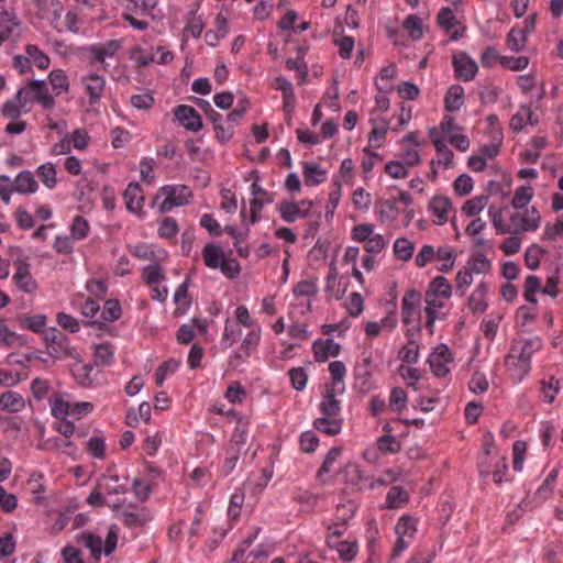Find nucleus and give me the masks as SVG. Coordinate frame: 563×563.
Masks as SVG:
<instances>
[{"instance_id": "obj_49", "label": "nucleus", "mask_w": 563, "mask_h": 563, "mask_svg": "<svg viewBox=\"0 0 563 563\" xmlns=\"http://www.w3.org/2000/svg\"><path fill=\"white\" fill-rule=\"evenodd\" d=\"M242 335L241 329L231 324L230 319H227L224 325V332L221 339V344L224 349L230 347L233 343H236Z\"/></svg>"}, {"instance_id": "obj_27", "label": "nucleus", "mask_w": 563, "mask_h": 563, "mask_svg": "<svg viewBox=\"0 0 563 563\" xmlns=\"http://www.w3.org/2000/svg\"><path fill=\"white\" fill-rule=\"evenodd\" d=\"M25 406L23 397L15 391H4L0 395V409L8 412H18Z\"/></svg>"}, {"instance_id": "obj_40", "label": "nucleus", "mask_w": 563, "mask_h": 563, "mask_svg": "<svg viewBox=\"0 0 563 563\" xmlns=\"http://www.w3.org/2000/svg\"><path fill=\"white\" fill-rule=\"evenodd\" d=\"M487 196H477L464 202L462 212L472 218L477 216L487 205Z\"/></svg>"}, {"instance_id": "obj_47", "label": "nucleus", "mask_w": 563, "mask_h": 563, "mask_svg": "<svg viewBox=\"0 0 563 563\" xmlns=\"http://www.w3.org/2000/svg\"><path fill=\"white\" fill-rule=\"evenodd\" d=\"M122 309L118 299H109L104 302L101 317L103 320L113 322L121 317Z\"/></svg>"}, {"instance_id": "obj_14", "label": "nucleus", "mask_w": 563, "mask_h": 563, "mask_svg": "<svg viewBox=\"0 0 563 563\" xmlns=\"http://www.w3.org/2000/svg\"><path fill=\"white\" fill-rule=\"evenodd\" d=\"M327 543L331 549L338 552L339 558L344 562L353 561L358 552L356 541H342L335 540L334 538H327Z\"/></svg>"}, {"instance_id": "obj_48", "label": "nucleus", "mask_w": 563, "mask_h": 563, "mask_svg": "<svg viewBox=\"0 0 563 563\" xmlns=\"http://www.w3.org/2000/svg\"><path fill=\"white\" fill-rule=\"evenodd\" d=\"M407 406V394L400 387L391 389L389 396V407L395 412H401Z\"/></svg>"}, {"instance_id": "obj_57", "label": "nucleus", "mask_w": 563, "mask_h": 563, "mask_svg": "<svg viewBox=\"0 0 563 563\" xmlns=\"http://www.w3.org/2000/svg\"><path fill=\"white\" fill-rule=\"evenodd\" d=\"M242 454V450L229 445V448L227 449V456L222 466V472L224 475H229L235 468L238 461Z\"/></svg>"}, {"instance_id": "obj_32", "label": "nucleus", "mask_w": 563, "mask_h": 563, "mask_svg": "<svg viewBox=\"0 0 563 563\" xmlns=\"http://www.w3.org/2000/svg\"><path fill=\"white\" fill-rule=\"evenodd\" d=\"M313 427L328 435H336L341 432L342 420L333 417H321L314 420Z\"/></svg>"}, {"instance_id": "obj_26", "label": "nucleus", "mask_w": 563, "mask_h": 563, "mask_svg": "<svg viewBox=\"0 0 563 563\" xmlns=\"http://www.w3.org/2000/svg\"><path fill=\"white\" fill-rule=\"evenodd\" d=\"M97 365L95 363L91 364H81L78 363L73 368V375L77 383L82 387H90L96 382V375H92V372Z\"/></svg>"}, {"instance_id": "obj_11", "label": "nucleus", "mask_w": 563, "mask_h": 563, "mask_svg": "<svg viewBox=\"0 0 563 563\" xmlns=\"http://www.w3.org/2000/svg\"><path fill=\"white\" fill-rule=\"evenodd\" d=\"M21 25L14 9L2 10L0 12V46L12 38L13 30Z\"/></svg>"}, {"instance_id": "obj_46", "label": "nucleus", "mask_w": 563, "mask_h": 563, "mask_svg": "<svg viewBox=\"0 0 563 563\" xmlns=\"http://www.w3.org/2000/svg\"><path fill=\"white\" fill-rule=\"evenodd\" d=\"M89 223L82 216H76L70 227V235L75 240H82L89 234Z\"/></svg>"}, {"instance_id": "obj_33", "label": "nucleus", "mask_w": 563, "mask_h": 563, "mask_svg": "<svg viewBox=\"0 0 563 563\" xmlns=\"http://www.w3.org/2000/svg\"><path fill=\"white\" fill-rule=\"evenodd\" d=\"M202 257L206 266L210 268H219L220 263L223 261L224 253L220 246L208 243L202 251Z\"/></svg>"}, {"instance_id": "obj_60", "label": "nucleus", "mask_w": 563, "mask_h": 563, "mask_svg": "<svg viewBox=\"0 0 563 563\" xmlns=\"http://www.w3.org/2000/svg\"><path fill=\"white\" fill-rule=\"evenodd\" d=\"M378 449L382 452L397 453L400 451V442L390 434L382 435L377 441Z\"/></svg>"}, {"instance_id": "obj_7", "label": "nucleus", "mask_w": 563, "mask_h": 563, "mask_svg": "<svg viewBox=\"0 0 563 563\" xmlns=\"http://www.w3.org/2000/svg\"><path fill=\"white\" fill-rule=\"evenodd\" d=\"M175 117L188 131L197 132L202 128L201 117L194 107L186 104L176 107Z\"/></svg>"}, {"instance_id": "obj_58", "label": "nucleus", "mask_w": 563, "mask_h": 563, "mask_svg": "<svg viewBox=\"0 0 563 563\" xmlns=\"http://www.w3.org/2000/svg\"><path fill=\"white\" fill-rule=\"evenodd\" d=\"M70 405L60 396L55 395L52 401V415L57 419H65L70 413Z\"/></svg>"}, {"instance_id": "obj_13", "label": "nucleus", "mask_w": 563, "mask_h": 563, "mask_svg": "<svg viewBox=\"0 0 563 563\" xmlns=\"http://www.w3.org/2000/svg\"><path fill=\"white\" fill-rule=\"evenodd\" d=\"M421 300V295L416 289H410L405 292L401 300V321L404 324H409L413 320L416 308Z\"/></svg>"}, {"instance_id": "obj_18", "label": "nucleus", "mask_w": 563, "mask_h": 563, "mask_svg": "<svg viewBox=\"0 0 563 563\" xmlns=\"http://www.w3.org/2000/svg\"><path fill=\"white\" fill-rule=\"evenodd\" d=\"M261 340V329L251 330L243 339L239 351L234 354V358L240 362H245L250 357L251 352L256 349Z\"/></svg>"}, {"instance_id": "obj_44", "label": "nucleus", "mask_w": 563, "mask_h": 563, "mask_svg": "<svg viewBox=\"0 0 563 563\" xmlns=\"http://www.w3.org/2000/svg\"><path fill=\"white\" fill-rule=\"evenodd\" d=\"M395 530L397 536L412 539L417 531L416 520L410 516H402L396 525Z\"/></svg>"}, {"instance_id": "obj_50", "label": "nucleus", "mask_w": 563, "mask_h": 563, "mask_svg": "<svg viewBox=\"0 0 563 563\" xmlns=\"http://www.w3.org/2000/svg\"><path fill=\"white\" fill-rule=\"evenodd\" d=\"M545 253V250L538 245H531L525 253V264L530 269H537L540 266V257Z\"/></svg>"}, {"instance_id": "obj_34", "label": "nucleus", "mask_w": 563, "mask_h": 563, "mask_svg": "<svg viewBox=\"0 0 563 563\" xmlns=\"http://www.w3.org/2000/svg\"><path fill=\"white\" fill-rule=\"evenodd\" d=\"M48 80L56 96H59L62 92H68L69 80L63 69H53L48 75Z\"/></svg>"}, {"instance_id": "obj_37", "label": "nucleus", "mask_w": 563, "mask_h": 563, "mask_svg": "<svg viewBox=\"0 0 563 563\" xmlns=\"http://www.w3.org/2000/svg\"><path fill=\"white\" fill-rule=\"evenodd\" d=\"M36 174L41 181L48 188L53 189L57 185L56 168L54 164L46 163L37 167Z\"/></svg>"}, {"instance_id": "obj_24", "label": "nucleus", "mask_w": 563, "mask_h": 563, "mask_svg": "<svg viewBox=\"0 0 563 563\" xmlns=\"http://www.w3.org/2000/svg\"><path fill=\"white\" fill-rule=\"evenodd\" d=\"M320 410L324 417H334L341 410L340 401L335 398V388L325 387L320 402Z\"/></svg>"}, {"instance_id": "obj_51", "label": "nucleus", "mask_w": 563, "mask_h": 563, "mask_svg": "<svg viewBox=\"0 0 563 563\" xmlns=\"http://www.w3.org/2000/svg\"><path fill=\"white\" fill-rule=\"evenodd\" d=\"M404 29L409 31L412 40H420L422 37V20L415 14H411L402 22Z\"/></svg>"}, {"instance_id": "obj_22", "label": "nucleus", "mask_w": 563, "mask_h": 563, "mask_svg": "<svg viewBox=\"0 0 563 563\" xmlns=\"http://www.w3.org/2000/svg\"><path fill=\"white\" fill-rule=\"evenodd\" d=\"M13 189L23 195L34 194L38 189V185L33 173L30 170L21 172L13 181Z\"/></svg>"}, {"instance_id": "obj_2", "label": "nucleus", "mask_w": 563, "mask_h": 563, "mask_svg": "<svg viewBox=\"0 0 563 563\" xmlns=\"http://www.w3.org/2000/svg\"><path fill=\"white\" fill-rule=\"evenodd\" d=\"M16 99L25 106L29 102H37L44 109H52L55 106V99L49 95L46 82L38 79L30 80L24 87H21L16 92Z\"/></svg>"}, {"instance_id": "obj_8", "label": "nucleus", "mask_w": 563, "mask_h": 563, "mask_svg": "<svg viewBox=\"0 0 563 563\" xmlns=\"http://www.w3.org/2000/svg\"><path fill=\"white\" fill-rule=\"evenodd\" d=\"M453 67L456 78L470 81L475 78L478 70L477 64L466 54L453 57Z\"/></svg>"}, {"instance_id": "obj_12", "label": "nucleus", "mask_w": 563, "mask_h": 563, "mask_svg": "<svg viewBox=\"0 0 563 563\" xmlns=\"http://www.w3.org/2000/svg\"><path fill=\"white\" fill-rule=\"evenodd\" d=\"M313 356L317 362H325L329 356H338L341 345L332 339L316 340L312 344Z\"/></svg>"}, {"instance_id": "obj_15", "label": "nucleus", "mask_w": 563, "mask_h": 563, "mask_svg": "<svg viewBox=\"0 0 563 563\" xmlns=\"http://www.w3.org/2000/svg\"><path fill=\"white\" fill-rule=\"evenodd\" d=\"M452 208L450 198L445 196H434L429 202V210L437 218L434 223L442 225L448 221L449 211Z\"/></svg>"}, {"instance_id": "obj_9", "label": "nucleus", "mask_w": 563, "mask_h": 563, "mask_svg": "<svg viewBox=\"0 0 563 563\" xmlns=\"http://www.w3.org/2000/svg\"><path fill=\"white\" fill-rule=\"evenodd\" d=\"M489 286L486 282L482 280L473 292L467 298V307L472 313H483L488 307L487 294Z\"/></svg>"}, {"instance_id": "obj_3", "label": "nucleus", "mask_w": 563, "mask_h": 563, "mask_svg": "<svg viewBox=\"0 0 563 563\" xmlns=\"http://www.w3.org/2000/svg\"><path fill=\"white\" fill-rule=\"evenodd\" d=\"M14 267L16 272L13 276V279L16 287L26 294L34 292L37 289V283L31 275L29 256H25L21 253L14 261Z\"/></svg>"}, {"instance_id": "obj_56", "label": "nucleus", "mask_w": 563, "mask_h": 563, "mask_svg": "<svg viewBox=\"0 0 563 563\" xmlns=\"http://www.w3.org/2000/svg\"><path fill=\"white\" fill-rule=\"evenodd\" d=\"M500 64L503 65V67H505L509 70L518 71V70H522L528 67L529 58L526 56H519V57L501 56Z\"/></svg>"}, {"instance_id": "obj_38", "label": "nucleus", "mask_w": 563, "mask_h": 563, "mask_svg": "<svg viewBox=\"0 0 563 563\" xmlns=\"http://www.w3.org/2000/svg\"><path fill=\"white\" fill-rule=\"evenodd\" d=\"M415 244L406 238H399L394 243L395 256L404 262L409 261L412 257Z\"/></svg>"}, {"instance_id": "obj_53", "label": "nucleus", "mask_w": 563, "mask_h": 563, "mask_svg": "<svg viewBox=\"0 0 563 563\" xmlns=\"http://www.w3.org/2000/svg\"><path fill=\"white\" fill-rule=\"evenodd\" d=\"M473 283V275L468 267L461 268L455 277L456 292L460 296H464L466 288Z\"/></svg>"}, {"instance_id": "obj_6", "label": "nucleus", "mask_w": 563, "mask_h": 563, "mask_svg": "<svg viewBox=\"0 0 563 563\" xmlns=\"http://www.w3.org/2000/svg\"><path fill=\"white\" fill-rule=\"evenodd\" d=\"M312 205L313 202L307 199H303L300 202L285 200L278 205L277 209L285 222L292 223L299 218H307Z\"/></svg>"}, {"instance_id": "obj_35", "label": "nucleus", "mask_w": 563, "mask_h": 563, "mask_svg": "<svg viewBox=\"0 0 563 563\" xmlns=\"http://www.w3.org/2000/svg\"><path fill=\"white\" fill-rule=\"evenodd\" d=\"M113 346L111 343H99L95 344V360L93 363L97 366H106L111 364L113 360Z\"/></svg>"}, {"instance_id": "obj_54", "label": "nucleus", "mask_w": 563, "mask_h": 563, "mask_svg": "<svg viewBox=\"0 0 563 563\" xmlns=\"http://www.w3.org/2000/svg\"><path fill=\"white\" fill-rule=\"evenodd\" d=\"M399 357L409 364L417 363L419 358V345L415 340H409L399 351Z\"/></svg>"}, {"instance_id": "obj_28", "label": "nucleus", "mask_w": 563, "mask_h": 563, "mask_svg": "<svg viewBox=\"0 0 563 563\" xmlns=\"http://www.w3.org/2000/svg\"><path fill=\"white\" fill-rule=\"evenodd\" d=\"M435 133H437L435 128H432L430 130V136L433 137V135ZM432 143H433V146H434L437 155H438L437 164H443L445 166V168H450L453 165V158H454L453 152L440 139H432Z\"/></svg>"}, {"instance_id": "obj_45", "label": "nucleus", "mask_w": 563, "mask_h": 563, "mask_svg": "<svg viewBox=\"0 0 563 563\" xmlns=\"http://www.w3.org/2000/svg\"><path fill=\"white\" fill-rule=\"evenodd\" d=\"M528 37L517 27H512L507 35V45L512 52H520L527 44Z\"/></svg>"}, {"instance_id": "obj_61", "label": "nucleus", "mask_w": 563, "mask_h": 563, "mask_svg": "<svg viewBox=\"0 0 563 563\" xmlns=\"http://www.w3.org/2000/svg\"><path fill=\"white\" fill-rule=\"evenodd\" d=\"M453 188L456 195L466 196L473 190V180L467 174L460 175L453 184Z\"/></svg>"}, {"instance_id": "obj_36", "label": "nucleus", "mask_w": 563, "mask_h": 563, "mask_svg": "<svg viewBox=\"0 0 563 563\" xmlns=\"http://www.w3.org/2000/svg\"><path fill=\"white\" fill-rule=\"evenodd\" d=\"M408 500V493L400 486H393L386 496V503L389 509L400 508Z\"/></svg>"}, {"instance_id": "obj_20", "label": "nucleus", "mask_w": 563, "mask_h": 563, "mask_svg": "<svg viewBox=\"0 0 563 563\" xmlns=\"http://www.w3.org/2000/svg\"><path fill=\"white\" fill-rule=\"evenodd\" d=\"M161 192L170 198L176 207L185 206L189 202L192 194L187 186H164L161 188Z\"/></svg>"}, {"instance_id": "obj_52", "label": "nucleus", "mask_w": 563, "mask_h": 563, "mask_svg": "<svg viewBox=\"0 0 563 563\" xmlns=\"http://www.w3.org/2000/svg\"><path fill=\"white\" fill-rule=\"evenodd\" d=\"M25 107V103H21L19 99H10L7 100L2 108L1 113L3 117L9 118L11 120H16L21 117V109Z\"/></svg>"}, {"instance_id": "obj_21", "label": "nucleus", "mask_w": 563, "mask_h": 563, "mask_svg": "<svg viewBox=\"0 0 563 563\" xmlns=\"http://www.w3.org/2000/svg\"><path fill=\"white\" fill-rule=\"evenodd\" d=\"M302 174L305 185L308 187L317 186L325 180L327 170L322 169L318 164L305 162L302 164Z\"/></svg>"}, {"instance_id": "obj_59", "label": "nucleus", "mask_w": 563, "mask_h": 563, "mask_svg": "<svg viewBox=\"0 0 563 563\" xmlns=\"http://www.w3.org/2000/svg\"><path fill=\"white\" fill-rule=\"evenodd\" d=\"M88 452L96 459H104L106 457V443L104 439L101 437H92L87 442Z\"/></svg>"}, {"instance_id": "obj_10", "label": "nucleus", "mask_w": 563, "mask_h": 563, "mask_svg": "<svg viewBox=\"0 0 563 563\" xmlns=\"http://www.w3.org/2000/svg\"><path fill=\"white\" fill-rule=\"evenodd\" d=\"M82 84L85 85L86 92L89 97V103L95 104L97 103L106 88V80L102 76L91 73L81 79Z\"/></svg>"}, {"instance_id": "obj_23", "label": "nucleus", "mask_w": 563, "mask_h": 563, "mask_svg": "<svg viewBox=\"0 0 563 563\" xmlns=\"http://www.w3.org/2000/svg\"><path fill=\"white\" fill-rule=\"evenodd\" d=\"M432 296L444 299H449L452 296V285L446 277L437 276L430 282L426 297Z\"/></svg>"}, {"instance_id": "obj_1", "label": "nucleus", "mask_w": 563, "mask_h": 563, "mask_svg": "<svg viewBox=\"0 0 563 563\" xmlns=\"http://www.w3.org/2000/svg\"><path fill=\"white\" fill-rule=\"evenodd\" d=\"M541 346L542 342L539 336L512 340L505 364L516 378L521 380L530 372L532 355Z\"/></svg>"}, {"instance_id": "obj_64", "label": "nucleus", "mask_w": 563, "mask_h": 563, "mask_svg": "<svg viewBox=\"0 0 563 563\" xmlns=\"http://www.w3.org/2000/svg\"><path fill=\"white\" fill-rule=\"evenodd\" d=\"M556 236H563V214L556 218L554 224L547 223L542 239L552 241Z\"/></svg>"}, {"instance_id": "obj_31", "label": "nucleus", "mask_w": 563, "mask_h": 563, "mask_svg": "<svg viewBox=\"0 0 563 563\" xmlns=\"http://www.w3.org/2000/svg\"><path fill=\"white\" fill-rule=\"evenodd\" d=\"M380 221H395L399 216V209L397 207L396 199H379L376 203Z\"/></svg>"}, {"instance_id": "obj_29", "label": "nucleus", "mask_w": 563, "mask_h": 563, "mask_svg": "<svg viewBox=\"0 0 563 563\" xmlns=\"http://www.w3.org/2000/svg\"><path fill=\"white\" fill-rule=\"evenodd\" d=\"M77 541L89 549L92 558L96 560H98L103 552V541L99 536L82 532L78 536Z\"/></svg>"}, {"instance_id": "obj_17", "label": "nucleus", "mask_w": 563, "mask_h": 563, "mask_svg": "<svg viewBox=\"0 0 563 563\" xmlns=\"http://www.w3.org/2000/svg\"><path fill=\"white\" fill-rule=\"evenodd\" d=\"M125 207L129 211L137 212L142 210L144 197L141 186L137 183H130L123 192Z\"/></svg>"}, {"instance_id": "obj_25", "label": "nucleus", "mask_w": 563, "mask_h": 563, "mask_svg": "<svg viewBox=\"0 0 563 563\" xmlns=\"http://www.w3.org/2000/svg\"><path fill=\"white\" fill-rule=\"evenodd\" d=\"M464 103V89L460 85H452L444 97V109L449 112H455Z\"/></svg>"}, {"instance_id": "obj_63", "label": "nucleus", "mask_w": 563, "mask_h": 563, "mask_svg": "<svg viewBox=\"0 0 563 563\" xmlns=\"http://www.w3.org/2000/svg\"><path fill=\"white\" fill-rule=\"evenodd\" d=\"M132 490L135 495V497L141 501H146L152 493V487L148 483H145L144 481L140 478H134L132 483Z\"/></svg>"}, {"instance_id": "obj_19", "label": "nucleus", "mask_w": 563, "mask_h": 563, "mask_svg": "<svg viewBox=\"0 0 563 563\" xmlns=\"http://www.w3.org/2000/svg\"><path fill=\"white\" fill-rule=\"evenodd\" d=\"M119 48L120 43L115 40H111L104 45L91 46L90 54L92 55L93 60L102 64V68L108 70V65L104 62L106 57H112Z\"/></svg>"}, {"instance_id": "obj_39", "label": "nucleus", "mask_w": 563, "mask_h": 563, "mask_svg": "<svg viewBox=\"0 0 563 563\" xmlns=\"http://www.w3.org/2000/svg\"><path fill=\"white\" fill-rule=\"evenodd\" d=\"M20 327L33 331L34 333L45 332L44 328L46 324L45 314H36L32 317H20Z\"/></svg>"}, {"instance_id": "obj_5", "label": "nucleus", "mask_w": 563, "mask_h": 563, "mask_svg": "<svg viewBox=\"0 0 563 563\" xmlns=\"http://www.w3.org/2000/svg\"><path fill=\"white\" fill-rule=\"evenodd\" d=\"M540 222L541 216L536 207H532L525 213L515 212L510 216V223L515 227L511 233L519 234L526 231H536Z\"/></svg>"}, {"instance_id": "obj_62", "label": "nucleus", "mask_w": 563, "mask_h": 563, "mask_svg": "<svg viewBox=\"0 0 563 563\" xmlns=\"http://www.w3.org/2000/svg\"><path fill=\"white\" fill-rule=\"evenodd\" d=\"M178 233V224L174 218H164L158 229V235L163 239H172Z\"/></svg>"}, {"instance_id": "obj_42", "label": "nucleus", "mask_w": 563, "mask_h": 563, "mask_svg": "<svg viewBox=\"0 0 563 563\" xmlns=\"http://www.w3.org/2000/svg\"><path fill=\"white\" fill-rule=\"evenodd\" d=\"M532 197L533 188L531 186H521L517 188L511 200V206L515 209H522L531 201Z\"/></svg>"}, {"instance_id": "obj_41", "label": "nucleus", "mask_w": 563, "mask_h": 563, "mask_svg": "<svg viewBox=\"0 0 563 563\" xmlns=\"http://www.w3.org/2000/svg\"><path fill=\"white\" fill-rule=\"evenodd\" d=\"M438 25L444 30L446 33H450L452 29L459 24L456 16L453 10L449 7L442 8L437 16Z\"/></svg>"}, {"instance_id": "obj_43", "label": "nucleus", "mask_w": 563, "mask_h": 563, "mask_svg": "<svg viewBox=\"0 0 563 563\" xmlns=\"http://www.w3.org/2000/svg\"><path fill=\"white\" fill-rule=\"evenodd\" d=\"M471 272L476 274H487L492 269L490 261L484 253L473 255L468 261Z\"/></svg>"}, {"instance_id": "obj_4", "label": "nucleus", "mask_w": 563, "mask_h": 563, "mask_svg": "<svg viewBox=\"0 0 563 563\" xmlns=\"http://www.w3.org/2000/svg\"><path fill=\"white\" fill-rule=\"evenodd\" d=\"M120 518L125 527L130 529H136L142 528L147 522H150L152 520V514L151 510L145 506L129 504L120 512Z\"/></svg>"}, {"instance_id": "obj_55", "label": "nucleus", "mask_w": 563, "mask_h": 563, "mask_svg": "<svg viewBox=\"0 0 563 563\" xmlns=\"http://www.w3.org/2000/svg\"><path fill=\"white\" fill-rule=\"evenodd\" d=\"M165 278V274L158 264L148 265L143 269V279L147 285H155Z\"/></svg>"}, {"instance_id": "obj_16", "label": "nucleus", "mask_w": 563, "mask_h": 563, "mask_svg": "<svg viewBox=\"0 0 563 563\" xmlns=\"http://www.w3.org/2000/svg\"><path fill=\"white\" fill-rule=\"evenodd\" d=\"M46 349L49 356L54 360L73 358L78 363H82L80 354L74 346L70 345L69 339H66L60 343L53 344Z\"/></svg>"}, {"instance_id": "obj_30", "label": "nucleus", "mask_w": 563, "mask_h": 563, "mask_svg": "<svg viewBox=\"0 0 563 563\" xmlns=\"http://www.w3.org/2000/svg\"><path fill=\"white\" fill-rule=\"evenodd\" d=\"M98 487L103 489L110 495H120L128 493L129 488L124 484H119V476L117 474L102 475Z\"/></svg>"}]
</instances>
